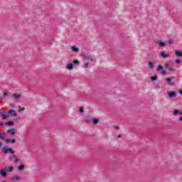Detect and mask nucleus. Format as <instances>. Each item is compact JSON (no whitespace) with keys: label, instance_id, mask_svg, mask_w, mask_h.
Wrapping results in <instances>:
<instances>
[{"label":"nucleus","instance_id":"nucleus-1","mask_svg":"<svg viewBox=\"0 0 182 182\" xmlns=\"http://www.w3.org/2000/svg\"><path fill=\"white\" fill-rule=\"evenodd\" d=\"M175 77H167L166 78V82L168 83V85H169L170 86H174V82H173V79H174Z\"/></svg>","mask_w":182,"mask_h":182},{"label":"nucleus","instance_id":"nucleus-2","mask_svg":"<svg viewBox=\"0 0 182 182\" xmlns=\"http://www.w3.org/2000/svg\"><path fill=\"white\" fill-rule=\"evenodd\" d=\"M9 151L11 152V154H14L15 153V151H12V149L11 148H8V147L3 148V152L4 154L9 153Z\"/></svg>","mask_w":182,"mask_h":182},{"label":"nucleus","instance_id":"nucleus-3","mask_svg":"<svg viewBox=\"0 0 182 182\" xmlns=\"http://www.w3.org/2000/svg\"><path fill=\"white\" fill-rule=\"evenodd\" d=\"M0 113L2 116V119H4V120L8 119V117H9V115H5V114H4V109H1Z\"/></svg>","mask_w":182,"mask_h":182},{"label":"nucleus","instance_id":"nucleus-4","mask_svg":"<svg viewBox=\"0 0 182 182\" xmlns=\"http://www.w3.org/2000/svg\"><path fill=\"white\" fill-rule=\"evenodd\" d=\"M157 70L158 71L161 70V75H166V71L163 70V67L161 65L158 66Z\"/></svg>","mask_w":182,"mask_h":182},{"label":"nucleus","instance_id":"nucleus-5","mask_svg":"<svg viewBox=\"0 0 182 182\" xmlns=\"http://www.w3.org/2000/svg\"><path fill=\"white\" fill-rule=\"evenodd\" d=\"M8 114L10 116H16V112H15V110H14V109L9 110Z\"/></svg>","mask_w":182,"mask_h":182},{"label":"nucleus","instance_id":"nucleus-6","mask_svg":"<svg viewBox=\"0 0 182 182\" xmlns=\"http://www.w3.org/2000/svg\"><path fill=\"white\" fill-rule=\"evenodd\" d=\"M0 174L2 177H6V176H7V173L5 172V170H4V169H1L0 171Z\"/></svg>","mask_w":182,"mask_h":182},{"label":"nucleus","instance_id":"nucleus-7","mask_svg":"<svg viewBox=\"0 0 182 182\" xmlns=\"http://www.w3.org/2000/svg\"><path fill=\"white\" fill-rule=\"evenodd\" d=\"M161 55L162 56V58H167L169 56L168 53H166V52L162 51L161 53Z\"/></svg>","mask_w":182,"mask_h":182},{"label":"nucleus","instance_id":"nucleus-8","mask_svg":"<svg viewBox=\"0 0 182 182\" xmlns=\"http://www.w3.org/2000/svg\"><path fill=\"white\" fill-rule=\"evenodd\" d=\"M176 92H168V96L169 97H174V96H176Z\"/></svg>","mask_w":182,"mask_h":182},{"label":"nucleus","instance_id":"nucleus-9","mask_svg":"<svg viewBox=\"0 0 182 182\" xmlns=\"http://www.w3.org/2000/svg\"><path fill=\"white\" fill-rule=\"evenodd\" d=\"M5 170H6V171H12V170H14V167L9 166L8 168H5Z\"/></svg>","mask_w":182,"mask_h":182},{"label":"nucleus","instance_id":"nucleus-10","mask_svg":"<svg viewBox=\"0 0 182 182\" xmlns=\"http://www.w3.org/2000/svg\"><path fill=\"white\" fill-rule=\"evenodd\" d=\"M8 133H10V134L14 135V134H15V129L9 130Z\"/></svg>","mask_w":182,"mask_h":182},{"label":"nucleus","instance_id":"nucleus-11","mask_svg":"<svg viewBox=\"0 0 182 182\" xmlns=\"http://www.w3.org/2000/svg\"><path fill=\"white\" fill-rule=\"evenodd\" d=\"M175 53H176V56L182 55V51H176Z\"/></svg>","mask_w":182,"mask_h":182},{"label":"nucleus","instance_id":"nucleus-12","mask_svg":"<svg viewBox=\"0 0 182 182\" xmlns=\"http://www.w3.org/2000/svg\"><path fill=\"white\" fill-rule=\"evenodd\" d=\"M11 143H15V139H12L11 141V139H6V143H11Z\"/></svg>","mask_w":182,"mask_h":182},{"label":"nucleus","instance_id":"nucleus-13","mask_svg":"<svg viewBox=\"0 0 182 182\" xmlns=\"http://www.w3.org/2000/svg\"><path fill=\"white\" fill-rule=\"evenodd\" d=\"M72 68H73V65H72V64H68V65H67V69H72Z\"/></svg>","mask_w":182,"mask_h":182},{"label":"nucleus","instance_id":"nucleus-14","mask_svg":"<svg viewBox=\"0 0 182 182\" xmlns=\"http://www.w3.org/2000/svg\"><path fill=\"white\" fill-rule=\"evenodd\" d=\"M14 97H16V99H19V97H21V95L18 94H14Z\"/></svg>","mask_w":182,"mask_h":182},{"label":"nucleus","instance_id":"nucleus-15","mask_svg":"<svg viewBox=\"0 0 182 182\" xmlns=\"http://www.w3.org/2000/svg\"><path fill=\"white\" fill-rule=\"evenodd\" d=\"M72 50H73L74 52H77V50H79V49H77V48H76V47H72Z\"/></svg>","mask_w":182,"mask_h":182},{"label":"nucleus","instance_id":"nucleus-16","mask_svg":"<svg viewBox=\"0 0 182 182\" xmlns=\"http://www.w3.org/2000/svg\"><path fill=\"white\" fill-rule=\"evenodd\" d=\"M6 124V126H12V125L14 124V122H7Z\"/></svg>","mask_w":182,"mask_h":182},{"label":"nucleus","instance_id":"nucleus-17","mask_svg":"<svg viewBox=\"0 0 182 182\" xmlns=\"http://www.w3.org/2000/svg\"><path fill=\"white\" fill-rule=\"evenodd\" d=\"M97 123H99V120H97V119H94L93 124H97Z\"/></svg>","mask_w":182,"mask_h":182},{"label":"nucleus","instance_id":"nucleus-18","mask_svg":"<svg viewBox=\"0 0 182 182\" xmlns=\"http://www.w3.org/2000/svg\"><path fill=\"white\" fill-rule=\"evenodd\" d=\"M25 168V166H23V165H21L19 167H18V170L22 171L23 168Z\"/></svg>","mask_w":182,"mask_h":182},{"label":"nucleus","instance_id":"nucleus-19","mask_svg":"<svg viewBox=\"0 0 182 182\" xmlns=\"http://www.w3.org/2000/svg\"><path fill=\"white\" fill-rule=\"evenodd\" d=\"M21 178L19 177H15L11 178V181H15V180H19Z\"/></svg>","mask_w":182,"mask_h":182},{"label":"nucleus","instance_id":"nucleus-20","mask_svg":"<svg viewBox=\"0 0 182 182\" xmlns=\"http://www.w3.org/2000/svg\"><path fill=\"white\" fill-rule=\"evenodd\" d=\"M149 68H151V69H153V63L149 62Z\"/></svg>","mask_w":182,"mask_h":182},{"label":"nucleus","instance_id":"nucleus-21","mask_svg":"<svg viewBox=\"0 0 182 182\" xmlns=\"http://www.w3.org/2000/svg\"><path fill=\"white\" fill-rule=\"evenodd\" d=\"M151 80H157V77L156 76L151 77Z\"/></svg>","mask_w":182,"mask_h":182},{"label":"nucleus","instance_id":"nucleus-22","mask_svg":"<svg viewBox=\"0 0 182 182\" xmlns=\"http://www.w3.org/2000/svg\"><path fill=\"white\" fill-rule=\"evenodd\" d=\"M73 63H75V65H79V61L77 60H75L73 61Z\"/></svg>","mask_w":182,"mask_h":182},{"label":"nucleus","instance_id":"nucleus-23","mask_svg":"<svg viewBox=\"0 0 182 182\" xmlns=\"http://www.w3.org/2000/svg\"><path fill=\"white\" fill-rule=\"evenodd\" d=\"M176 70L173 68H169V72H174Z\"/></svg>","mask_w":182,"mask_h":182},{"label":"nucleus","instance_id":"nucleus-24","mask_svg":"<svg viewBox=\"0 0 182 182\" xmlns=\"http://www.w3.org/2000/svg\"><path fill=\"white\" fill-rule=\"evenodd\" d=\"M159 45L160 46H165V44L163 42H159Z\"/></svg>","mask_w":182,"mask_h":182},{"label":"nucleus","instance_id":"nucleus-25","mask_svg":"<svg viewBox=\"0 0 182 182\" xmlns=\"http://www.w3.org/2000/svg\"><path fill=\"white\" fill-rule=\"evenodd\" d=\"M80 112L83 113V107H80Z\"/></svg>","mask_w":182,"mask_h":182},{"label":"nucleus","instance_id":"nucleus-26","mask_svg":"<svg viewBox=\"0 0 182 182\" xmlns=\"http://www.w3.org/2000/svg\"><path fill=\"white\" fill-rule=\"evenodd\" d=\"M89 66V64L87 63L85 64V68H87Z\"/></svg>","mask_w":182,"mask_h":182},{"label":"nucleus","instance_id":"nucleus-27","mask_svg":"<svg viewBox=\"0 0 182 182\" xmlns=\"http://www.w3.org/2000/svg\"><path fill=\"white\" fill-rule=\"evenodd\" d=\"M3 126H4V124H2V122H0V129L2 128Z\"/></svg>","mask_w":182,"mask_h":182},{"label":"nucleus","instance_id":"nucleus-28","mask_svg":"<svg viewBox=\"0 0 182 182\" xmlns=\"http://www.w3.org/2000/svg\"><path fill=\"white\" fill-rule=\"evenodd\" d=\"M181 63L180 60H176V63Z\"/></svg>","mask_w":182,"mask_h":182},{"label":"nucleus","instance_id":"nucleus-29","mask_svg":"<svg viewBox=\"0 0 182 182\" xmlns=\"http://www.w3.org/2000/svg\"><path fill=\"white\" fill-rule=\"evenodd\" d=\"M18 161H19V159H16L15 161H14V163H18Z\"/></svg>","mask_w":182,"mask_h":182},{"label":"nucleus","instance_id":"nucleus-30","mask_svg":"<svg viewBox=\"0 0 182 182\" xmlns=\"http://www.w3.org/2000/svg\"><path fill=\"white\" fill-rule=\"evenodd\" d=\"M165 68H168V63H165Z\"/></svg>","mask_w":182,"mask_h":182},{"label":"nucleus","instance_id":"nucleus-31","mask_svg":"<svg viewBox=\"0 0 182 182\" xmlns=\"http://www.w3.org/2000/svg\"><path fill=\"white\" fill-rule=\"evenodd\" d=\"M0 137H4V134L0 132Z\"/></svg>","mask_w":182,"mask_h":182},{"label":"nucleus","instance_id":"nucleus-32","mask_svg":"<svg viewBox=\"0 0 182 182\" xmlns=\"http://www.w3.org/2000/svg\"><path fill=\"white\" fill-rule=\"evenodd\" d=\"M22 110H25V108H23H23L20 107V112L22 111Z\"/></svg>","mask_w":182,"mask_h":182},{"label":"nucleus","instance_id":"nucleus-33","mask_svg":"<svg viewBox=\"0 0 182 182\" xmlns=\"http://www.w3.org/2000/svg\"><path fill=\"white\" fill-rule=\"evenodd\" d=\"M179 93H180L181 95H182V90H179Z\"/></svg>","mask_w":182,"mask_h":182},{"label":"nucleus","instance_id":"nucleus-34","mask_svg":"<svg viewBox=\"0 0 182 182\" xmlns=\"http://www.w3.org/2000/svg\"><path fill=\"white\" fill-rule=\"evenodd\" d=\"M179 120L182 122V117H180Z\"/></svg>","mask_w":182,"mask_h":182},{"label":"nucleus","instance_id":"nucleus-35","mask_svg":"<svg viewBox=\"0 0 182 182\" xmlns=\"http://www.w3.org/2000/svg\"><path fill=\"white\" fill-rule=\"evenodd\" d=\"M1 144H1V143H0V147H1Z\"/></svg>","mask_w":182,"mask_h":182},{"label":"nucleus","instance_id":"nucleus-36","mask_svg":"<svg viewBox=\"0 0 182 182\" xmlns=\"http://www.w3.org/2000/svg\"><path fill=\"white\" fill-rule=\"evenodd\" d=\"M120 136H121L120 135L118 136V137H120Z\"/></svg>","mask_w":182,"mask_h":182}]
</instances>
